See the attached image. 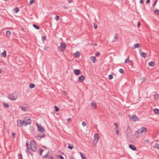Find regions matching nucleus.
Masks as SVG:
<instances>
[{
    "instance_id": "nucleus-1",
    "label": "nucleus",
    "mask_w": 159,
    "mask_h": 159,
    "mask_svg": "<svg viewBox=\"0 0 159 159\" xmlns=\"http://www.w3.org/2000/svg\"><path fill=\"white\" fill-rule=\"evenodd\" d=\"M147 130V129L144 127H141L140 128L138 129L136 131L137 134H135L136 137H139L140 134H142L143 132L145 133Z\"/></svg>"
},
{
    "instance_id": "nucleus-2",
    "label": "nucleus",
    "mask_w": 159,
    "mask_h": 159,
    "mask_svg": "<svg viewBox=\"0 0 159 159\" xmlns=\"http://www.w3.org/2000/svg\"><path fill=\"white\" fill-rule=\"evenodd\" d=\"M18 97V93L15 92L14 93L9 95L8 98L11 100H16Z\"/></svg>"
},
{
    "instance_id": "nucleus-3",
    "label": "nucleus",
    "mask_w": 159,
    "mask_h": 159,
    "mask_svg": "<svg viewBox=\"0 0 159 159\" xmlns=\"http://www.w3.org/2000/svg\"><path fill=\"white\" fill-rule=\"evenodd\" d=\"M31 120L29 116H26L24 118L23 123H24V125L27 126L28 125L31 124Z\"/></svg>"
},
{
    "instance_id": "nucleus-4",
    "label": "nucleus",
    "mask_w": 159,
    "mask_h": 159,
    "mask_svg": "<svg viewBox=\"0 0 159 159\" xmlns=\"http://www.w3.org/2000/svg\"><path fill=\"white\" fill-rule=\"evenodd\" d=\"M126 136L127 139L131 138V137L132 136L131 131L130 130V128L129 126H128L126 129Z\"/></svg>"
},
{
    "instance_id": "nucleus-5",
    "label": "nucleus",
    "mask_w": 159,
    "mask_h": 159,
    "mask_svg": "<svg viewBox=\"0 0 159 159\" xmlns=\"http://www.w3.org/2000/svg\"><path fill=\"white\" fill-rule=\"evenodd\" d=\"M30 148L33 152H35L37 150V147L36 145V143L34 141H32L30 142Z\"/></svg>"
},
{
    "instance_id": "nucleus-6",
    "label": "nucleus",
    "mask_w": 159,
    "mask_h": 159,
    "mask_svg": "<svg viewBox=\"0 0 159 159\" xmlns=\"http://www.w3.org/2000/svg\"><path fill=\"white\" fill-rule=\"evenodd\" d=\"M66 48V45L65 43L62 42L60 46L58 47V50L61 52L64 51Z\"/></svg>"
},
{
    "instance_id": "nucleus-7",
    "label": "nucleus",
    "mask_w": 159,
    "mask_h": 159,
    "mask_svg": "<svg viewBox=\"0 0 159 159\" xmlns=\"http://www.w3.org/2000/svg\"><path fill=\"white\" fill-rule=\"evenodd\" d=\"M99 139V135L98 134H95L93 143L96 144L97 143Z\"/></svg>"
},
{
    "instance_id": "nucleus-8",
    "label": "nucleus",
    "mask_w": 159,
    "mask_h": 159,
    "mask_svg": "<svg viewBox=\"0 0 159 159\" xmlns=\"http://www.w3.org/2000/svg\"><path fill=\"white\" fill-rule=\"evenodd\" d=\"M37 125L38 131L41 133L45 131L44 128L42 126H39L38 124Z\"/></svg>"
},
{
    "instance_id": "nucleus-9",
    "label": "nucleus",
    "mask_w": 159,
    "mask_h": 159,
    "mask_svg": "<svg viewBox=\"0 0 159 159\" xmlns=\"http://www.w3.org/2000/svg\"><path fill=\"white\" fill-rule=\"evenodd\" d=\"M17 125L18 126H21L22 125H24V123H23V120L22 121L21 120H17Z\"/></svg>"
},
{
    "instance_id": "nucleus-10",
    "label": "nucleus",
    "mask_w": 159,
    "mask_h": 159,
    "mask_svg": "<svg viewBox=\"0 0 159 159\" xmlns=\"http://www.w3.org/2000/svg\"><path fill=\"white\" fill-rule=\"evenodd\" d=\"M139 53L140 56L144 58H146L147 57V55L146 53L142 52L141 50L139 51Z\"/></svg>"
},
{
    "instance_id": "nucleus-11",
    "label": "nucleus",
    "mask_w": 159,
    "mask_h": 159,
    "mask_svg": "<svg viewBox=\"0 0 159 159\" xmlns=\"http://www.w3.org/2000/svg\"><path fill=\"white\" fill-rule=\"evenodd\" d=\"M138 119V117L135 115H133L132 116L130 117V120L131 121H135Z\"/></svg>"
},
{
    "instance_id": "nucleus-12",
    "label": "nucleus",
    "mask_w": 159,
    "mask_h": 159,
    "mask_svg": "<svg viewBox=\"0 0 159 159\" xmlns=\"http://www.w3.org/2000/svg\"><path fill=\"white\" fill-rule=\"evenodd\" d=\"M79 81L80 82H83L85 79V77L83 75H82L79 77Z\"/></svg>"
},
{
    "instance_id": "nucleus-13",
    "label": "nucleus",
    "mask_w": 159,
    "mask_h": 159,
    "mask_svg": "<svg viewBox=\"0 0 159 159\" xmlns=\"http://www.w3.org/2000/svg\"><path fill=\"white\" fill-rule=\"evenodd\" d=\"M129 147L133 151H135L136 150V147L133 145L130 144L129 145Z\"/></svg>"
},
{
    "instance_id": "nucleus-14",
    "label": "nucleus",
    "mask_w": 159,
    "mask_h": 159,
    "mask_svg": "<svg viewBox=\"0 0 159 159\" xmlns=\"http://www.w3.org/2000/svg\"><path fill=\"white\" fill-rule=\"evenodd\" d=\"M75 74L77 75H79L80 73V70L76 69L74 70Z\"/></svg>"
},
{
    "instance_id": "nucleus-15",
    "label": "nucleus",
    "mask_w": 159,
    "mask_h": 159,
    "mask_svg": "<svg viewBox=\"0 0 159 159\" xmlns=\"http://www.w3.org/2000/svg\"><path fill=\"white\" fill-rule=\"evenodd\" d=\"M141 46L140 44L138 43H136L134 44V46L132 47L133 49H134L136 48H140Z\"/></svg>"
},
{
    "instance_id": "nucleus-16",
    "label": "nucleus",
    "mask_w": 159,
    "mask_h": 159,
    "mask_svg": "<svg viewBox=\"0 0 159 159\" xmlns=\"http://www.w3.org/2000/svg\"><path fill=\"white\" fill-rule=\"evenodd\" d=\"M21 109L24 111H28V108L26 106H20Z\"/></svg>"
},
{
    "instance_id": "nucleus-17",
    "label": "nucleus",
    "mask_w": 159,
    "mask_h": 159,
    "mask_svg": "<svg viewBox=\"0 0 159 159\" xmlns=\"http://www.w3.org/2000/svg\"><path fill=\"white\" fill-rule=\"evenodd\" d=\"M90 59L92 61L93 63H95L96 61V58L94 57L91 56L90 58Z\"/></svg>"
},
{
    "instance_id": "nucleus-18",
    "label": "nucleus",
    "mask_w": 159,
    "mask_h": 159,
    "mask_svg": "<svg viewBox=\"0 0 159 159\" xmlns=\"http://www.w3.org/2000/svg\"><path fill=\"white\" fill-rule=\"evenodd\" d=\"M1 56L2 57H6V51H4L1 53Z\"/></svg>"
},
{
    "instance_id": "nucleus-19",
    "label": "nucleus",
    "mask_w": 159,
    "mask_h": 159,
    "mask_svg": "<svg viewBox=\"0 0 159 159\" xmlns=\"http://www.w3.org/2000/svg\"><path fill=\"white\" fill-rule=\"evenodd\" d=\"M91 104L92 105H93L94 106V107L93 108L94 109H96L97 108V105L96 104V103L94 102H92L91 103Z\"/></svg>"
},
{
    "instance_id": "nucleus-20",
    "label": "nucleus",
    "mask_w": 159,
    "mask_h": 159,
    "mask_svg": "<svg viewBox=\"0 0 159 159\" xmlns=\"http://www.w3.org/2000/svg\"><path fill=\"white\" fill-rule=\"evenodd\" d=\"M129 57H128L127 58V59H126L125 60V63H127L128 62H130L131 61L132 62V61L129 60ZM133 62H132V65H133Z\"/></svg>"
},
{
    "instance_id": "nucleus-21",
    "label": "nucleus",
    "mask_w": 159,
    "mask_h": 159,
    "mask_svg": "<svg viewBox=\"0 0 159 159\" xmlns=\"http://www.w3.org/2000/svg\"><path fill=\"white\" fill-rule=\"evenodd\" d=\"M80 53L79 52H77L74 54V56L75 57H79L80 56Z\"/></svg>"
},
{
    "instance_id": "nucleus-22",
    "label": "nucleus",
    "mask_w": 159,
    "mask_h": 159,
    "mask_svg": "<svg viewBox=\"0 0 159 159\" xmlns=\"http://www.w3.org/2000/svg\"><path fill=\"white\" fill-rule=\"evenodd\" d=\"M45 134H39L37 136L35 137L36 138L37 137H40L41 138H42L43 137H44Z\"/></svg>"
},
{
    "instance_id": "nucleus-23",
    "label": "nucleus",
    "mask_w": 159,
    "mask_h": 159,
    "mask_svg": "<svg viewBox=\"0 0 159 159\" xmlns=\"http://www.w3.org/2000/svg\"><path fill=\"white\" fill-rule=\"evenodd\" d=\"M80 155L81 156V159H87L86 157H85V156L83 155V154L81 152H80Z\"/></svg>"
},
{
    "instance_id": "nucleus-24",
    "label": "nucleus",
    "mask_w": 159,
    "mask_h": 159,
    "mask_svg": "<svg viewBox=\"0 0 159 159\" xmlns=\"http://www.w3.org/2000/svg\"><path fill=\"white\" fill-rule=\"evenodd\" d=\"M3 105L5 108H7L9 107V106L7 103L4 102L3 103Z\"/></svg>"
},
{
    "instance_id": "nucleus-25",
    "label": "nucleus",
    "mask_w": 159,
    "mask_h": 159,
    "mask_svg": "<svg viewBox=\"0 0 159 159\" xmlns=\"http://www.w3.org/2000/svg\"><path fill=\"white\" fill-rule=\"evenodd\" d=\"M33 27L37 30H39L40 29V26L38 25H37L35 24L33 25Z\"/></svg>"
},
{
    "instance_id": "nucleus-26",
    "label": "nucleus",
    "mask_w": 159,
    "mask_h": 159,
    "mask_svg": "<svg viewBox=\"0 0 159 159\" xmlns=\"http://www.w3.org/2000/svg\"><path fill=\"white\" fill-rule=\"evenodd\" d=\"M6 35L7 36H10L11 35V32L10 31L7 30L6 31Z\"/></svg>"
},
{
    "instance_id": "nucleus-27",
    "label": "nucleus",
    "mask_w": 159,
    "mask_h": 159,
    "mask_svg": "<svg viewBox=\"0 0 159 159\" xmlns=\"http://www.w3.org/2000/svg\"><path fill=\"white\" fill-rule=\"evenodd\" d=\"M35 87V85L32 83H30L29 84V87L30 88L33 89Z\"/></svg>"
},
{
    "instance_id": "nucleus-28",
    "label": "nucleus",
    "mask_w": 159,
    "mask_h": 159,
    "mask_svg": "<svg viewBox=\"0 0 159 159\" xmlns=\"http://www.w3.org/2000/svg\"><path fill=\"white\" fill-rule=\"evenodd\" d=\"M148 65L150 66H153L154 65V63L153 61H151L148 63Z\"/></svg>"
},
{
    "instance_id": "nucleus-29",
    "label": "nucleus",
    "mask_w": 159,
    "mask_h": 159,
    "mask_svg": "<svg viewBox=\"0 0 159 159\" xmlns=\"http://www.w3.org/2000/svg\"><path fill=\"white\" fill-rule=\"evenodd\" d=\"M154 111L156 114H159V109L155 108L154 110Z\"/></svg>"
},
{
    "instance_id": "nucleus-30",
    "label": "nucleus",
    "mask_w": 159,
    "mask_h": 159,
    "mask_svg": "<svg viewBox=\"0 0 159 159\" xmlns=\"http://www.w3.org/2000/svg\"><path fill=\"white\" fill-rule=\"evenodd\" d=\"M68 148L70 149V150H72L73 147V145H71L69 143H68Z\"/></svg>"
},
{
    "instance_id": "nucleus-31",
    "label": "nucleus",
    "mask_w": 159,
    "mask_h": 159,
    "mask_svg": "<svg viewBox=\"0 0 159 159\" xmlns=\"http://www.w3.org/2000/svg\"><path fill=\"white\" fill-rule=\"evenodd\" d=\"M154 98L156 100H157L158 99V95L157 94H155L154 95Z\"/></svg>"
},
{
    "instance_id": "nucleus-32",
    "label": "nucleus",
    "mask_w": 159,
    "mask_h": 159,
    "mask_svg": "<svg viewBox=\"0 0 159 159\" xmlns=\"http://www.w3.org/2000/svg\"><path fill=\"white\" fill-rule=\"evenodd\" d=\"M18 159H23L22 155L21 153H19L18 155Z\"/></svg>"
},
{
    "instance_id": "nucleus-33",
    "label": "nucleus",
    "mask_w": 159,
    "mask_h": 159,
    "mask_svg": "<svg viewBox=\"0 0 159 159\" xmlns=\"http://www.w3.org/2000/svg\"><path fill=\"white\" fill-rule=\"evenodd\" d=\"M154 147L157 149H159V144L157 143H156L154 145Z\"/></svg>"
},
{
    "instance_id": "nucleus-34",
    "label": "nucleus",
    "mask_w": 159,
    "mask_h": 159,
    "mask_svg": "<svg viewBox=\"0 0 159 159\" xmlns=\"http://www.w3.org/2000/svg\"><path fill=\"white\" fill-rule=\"evenodd\" d=\"M20 10L17 7L15 8L14 9V11L16 12V13L18 12Z\"/></svg>"
},
{
    "instance_id": "nucleus-35",
    "label": "nucleus",
    "mask_w": 159,
    "mask_h": 159,
    "mask_svg": "<svg viewBox=\"0 0 159 159\" xmlns=\"http://www.w3.org/2000/svg\"><path fill=\"white\" fill-rule=\"evenodd\" d=\"M55 19L57 21H58L60 19V17L58 16H55Z\"/></svg>"
},
{
    "instance_id": "nucleus-36",
    "label": "nucleus",
    "mask_w": 159,
    "mask_h": 159,
    "mask_svg": "<svg viewBox=\"0 0 159 159\" xmlns=\"http://www.w3.org/2000/svg\"><path fill=\"white\" fill-rule=\"evenodd\" d=\"M154 12L156 14H159V10H158L157 9H155V10L154 11Z\"/></svg>"
},
{
    "instance_id": "nucleus-37",
    "label": "nucleus",
    "mask_w": 159,
    "mask_h": 159,
    "mask_svg": "<svg viewBox=\"0 0 159 159\" xmlns=\"http://www.w3.org/2000/svg\"><path fill=\"white\" fill-rule=\"evenodd\" d=\"M54 108L56 111H58L59 110V109L58 107L57 106H54Z\"/></svg>"
},
{
    "instance_id": "nucleus-38",
    "label": "nucleus",
    "mask_w": 159,
    "mask_h": 159,
    "mask_svg": "<svg viewBox=\"0 0 159 159\" xmlns=\"http://www.w3.org/2000/svg\"><path fill=\"white\" fill-rule=\"evenodd\" d=\"M157 0H156L154 2V3L153 5V6H152V7H153V8H155V6L156 5V3H157Z\"/></svg>"
},
{
    "instance_id": "nucleus-39",
    "label": "nucleus",
    "mask_w": 159,
    "mask_h": 159,
    "mask_svg": "<svg viewBox=\"0 0 159 159\" xmlns=\"http://www.w3.org/2000/svg\"><path fill=\"white\" fill-rule=\"evenodd\" d=\"M113 76L112 75H110L108 76V79L109 80H111L113 79Z\"/></svg>"
},
{
    "instance_id": "nucleus-40",
    "label": "nucleus",
    "mask_w": 159,
    "mask_h": 159,
    "mask_svg": "<svg viewBox=\"0 0 159 159\" xmlns=\"http://www.w3.org/2000/svg\"><path fill=\"white\" fill-rule=\"evenodd\" d=\"M39 150L40 151V152H39V154L40 155H41V154L43 151V150L41 148L39 149Z\"/></svg>"
},
{
    "instance_id": "nucleus-41",
    "label": "nucleus",
    "mask_w": 159,
    "mask_h": 159,
    "mask_svg": "<svg viewBox=\"0 0 159 159\" xmlns=\"http://www.w3.org/2000/svg\"><path fill=\"white\" fill-rule=\"evenodd\" d=\"M119 72L121 73H124V70H123L122 69V68H120V69L119 70Z\"/></svg>"
},
{
    "instance_id": "nucleus-42",
    "label": "nucleus",
    "mask_w": 159,
    "mask_h": 159,
    "mask_svg": "<svg viewBox=\"0 0 159 159\" xmlns=\"http://www.w3.org/2000/svg\"><path fill=\"white\" fill-rule=\"evenodd\" d=\"M57 157L60 159H64L63 157L61 155H58Z\"/></svg>"
},
{
    "instance_id": "nucleus-43",
    "label": "nucleus",
    "mask_w": 159,
    "mask_h": 159,
    "mask_svg": "<svg viewBox=\"0 0 159 159\" xmlns=\"http://www.w3.org/2000/svg\"><path fill=\"white\" fill-rule=\"evenodd\" d=\"M49 48V47L48 46H45V47L43 48V49L45 50H47Z\"/></svg>"
},
{
    "instance_id": "nucleus-44",
    "label": "nucleus",
    "mask_w": 159,
    "mask_h": 159,
    "mask_svg": "<svg viewBox=\"0 0 159 159\" xmlns=\"http://www.w3.org/2000/svg\"><path fill=\"white\" fill-rule=\"evenodd\" d=\"M26 152L27 153H28L29 154H30V155L31 156H32H32H33V153H32L31 152H30V151H26Z\"/></svg>"
},
{
    "instance_id": "nucleus-45",
    "label": "nucleus",
    "mask_w": 159,
    "mask_h": 159,
    "mask_svg": "<svg viewBox=\"0 0 159 159\" xmlns=\"http://www.w3.org/2000/svg\"><path fill=\"white\" fill-rule=\"evenodd\" d=\"M82 125L84 127L85 126L87 125L86 123L85 122H82Z\"/></svg>"
},
{
    "instance_id": "nucleus-46",
    "label": "nucleus",
    "mask_w": 159,
    "mask_h": 159,
    "mask_svg": "<svg viewBox=\"0 0 159 159\" xmlns=\"http://www.w3.org/2000/svg\"><path fill=\"white\" fill-rule=\"evenodd\" d=\"M93 26H94L95 29H97L98 27V25H97V24L96 23H93Z\"/></svg>"
},
{
    "instance_id": "nucleus-47",
    "label": "nucleus",
    "mask_w": 159,
    "mask_h": 159,
    "mask_svg": "<svg viewBox=\"0 0 159 159\" xmlns=\"http://www.w3.org/2000/svg\"><path fill=\"white\" fill-rule=\"evenodd\" d=\"M118 38V35L117 34H116L114 36V39H117Z\"/></svg>"
},
{
    "instance_id": "nucleus-48",
    "label": "nucleus",
    "mask_w": 159,
    "mask_h": 159,
    "mask_svg": "<svg viewBox=\"0 0 159 159\" xmlns=\"http://www.w3.org/2000/svg\"><path fill=\"white\" fill-rule=\"evenodd\" d=\"M100 53L99 52H97L95 54V56L96 57H98L100 55Z\"/></svg>"
},
{
    "instance_id": "nucleus-49",
    "label": "nucleus",
    "mask_w": 159,
    "mask_h": 159,
    "mask_svg": "<svg viewBox=\"0 0 159 159\" xmlns=\"http://www.w3.org/2000/svg\"><path fill=\"white\" fill-rule=\"evenodd\" d=\"M34 2V0H31L30 2V5H32Z\"/></svg>"
},
{
    "instance_id": "nucleus-50",
    "label": "nucleus",
    "mask_w": 159,
    "mask_h": 159,
    "mask_svg": "<svg viewBox=\"0 0 159 159\" xmlns=\"http://www.w3.org/2000/svg\"><path fill=\"white\" fill-rule=\"evenodd\" d=\"M42 39L43 41H44L46 40V38L44 36H43L42 37Z\"/></svg>"
},
{
    "instance_id": "nucleus-51",
    "label": "nucleus",
    "mask_w": 159,
    "mask_h": 159,
    "mask_svg": "<svg viewBox=\"0 0 159 159\" xmlns=\"http://www.w3.org/2000/svg\"><path fill=\"white\" fill-rule=\"evenodd\" d=\"M15 135H16L15 133H13L12 134V137L13 138H15Z\"/></svg>"
},
{
    "instance_id": "nucleus-52",
    "label": "nucleus",
    "mask_w": 159,
    "mask_h": 159,
    "mask_svg": "<svg viewBox=\"0 0 159 159\" xmlns=\"http://www.w3.org/2000/svg\"><path fill=\"white\" fill-rule=\"evenodd\" d=\"M114 125H115L116 129L117 128H118V123H114Z\"/></svg>"
},
{
    "instance_id": "nucleus-53",
    "label": "nucleus",
    "mask_w": 159,
    "mask_h": 159,
    "mask_svg": "<svg viewBox=\"0 0 159 159\" xmlns=\"http://www.w3.org/2000/svg\"><path fill=\"white\" fill-rule=\"evenodd\" d=\"M116 132L117 134H119V131L117 129H116Z\"/></svg>"
},
{
    "instance_id": "nucleus-54",
    "label": "nucleus",
    "mask_w": 159,
    "mask_h": 159,
    "mask_svg": "<svg viewBox=\"0 0 159 159\" xmlns=\"http://www.w3.org/2000/svg\"><path fill=\"white\" fill-rule=\"evenodd\" d=\"M49 153V152H48V154H46L45 156H43V158H44V157H48V153Z\"/></svg>"
},
{
    "instance_id": "nucleus-55",
    "label": "nucleus",
    "mask_w": 159,
    "mask_h": 159,
    "mask_svg": "<svg viewBox=\"0 0 159 159\" xmlns=\"http://www.w3.org/2000/svg\"><path fill=\"white\" fill-rule=\"evenodd\" d=\"M47 159H53V158L52 156H50Z\"/></svg>"
},
{
    "instance_id": "nucleus-56",
    "label": "nucleus",
    "mask_w": 159,
    "mask_h": 159,
    "mask_svg": "<svg viewBox=\"0 0 159 159\" xmlns=\"http://www.w3.org/2000/svg\"><path fill=\"white\" fill-rule=\"evenodd\" d=\"M148 139H146L145 140L144 143H148Z\"/></svg>"
},
{
    "instance_id": "nucleus-57",
    "label": "nucleus",
    "mask_w": 159,
    "mask_h": 159,
    "mask_svg": "<svg viewBox=\"0 0 159 159\" xmlns=\"http://www.w3.org/2000/svg\"><path fill=\"white\" fill-rule=\"evenodd\" d=\"M141 25V23L140 22H139L138 23V24H137V25H138V27H139L140 26V25Z\"/></svg>"
},
{
    "instance_id": "nucleus-58",
    "label": "nucleus",
    "mask_w": 159,
    "mask_h": 159,
    "mask_svg": "<svg viewBox=\"0 0 159 159\" xmlns=\"http://www.w3.org/2000/svg\"><path fill=\"white\" fill-rule=\"evenodd\" d=\"M140 3L141 4H143V0H140Z\"/></svg>"
},
{
    "instance_id": "nucleus-59",
    "label": "nucleus",
    "mask_w": 159,
    "mask_h": 159,
    "mask_svg": "<svg viewBox=\"0 0 159 159\" xmlns=\"http://www.w3.org/2000/svg\"><path fill=\"white\" fill-rule=\"evenodd\" d=\"M68 2L69 3H71L73 2V1L72 0H68Z\"/></svg>"
},
{
    "instance_id": "nucleus-60",
    "label": "nucleus",
    "mask_w": 159,
    "mask_h": 159,
    "mask_svg": "<svg viewBox=\"0 0 159 159\" xmlns=\"http://www.w3.org/2000/svg\"><path fill=\"white\" fill-rule=\"evenodd\" d=\"M150 2V0H147L146 2L148 4Z\"/></svg>"
},
{
    "instance_id": "nucleus-61",
    "label": "nucleus",
    "mask_w": 159,
    "mask_h": 159,
    "mask_svg": "<svg viewBox=\"0 0 159 159\" xmlns=\"http://www.w3.org/2000/svg\"><path fill=\"white\" fill-rule=\"evenodd\" d=\"M67 120L68 121H70L71 120V119L70 118H69L68 119H67Z\"/></svg>"
},
{
    "instance_id": "nucleus-62",
    "label": "nucleus",
    "mask_w": 159,
    "mask_h": 159,
    "mask_svg": "<svg viewBox=\"0 0 159 159\" xmlns=\"http://www.w3.org/2000/svg\"><path fill=\"white\" fill-rule=\"evenodd\" d=\"M70 159H75L73 156H71L70 157Z\"/></svg>"
},
{
    "instance_id": "nucleus-63",
    "label": "nucleus",
    "mask_w": 159,
    "mask_h": 159,
    "mask_svg": "<svg viewBox=\"0 0 159 159\" xmlns=\"http://www.w3.org/2000/svg\"><path fill=\"white\" fill-rule=\"evenodd\" d=\"M26 146L27 147H28L29 146V144L28 143H26Z\"/></svg>"
},
{
    "instance_id": "nucleus-64",
    "label": "nucleus",
    "mask_w": 159,
    "mask_h": 159,
    "mask_svg": "<svg viewBox=\"0 0 159 159\" xmlns=\"http://www.w3.org/2000/svg\"><path fill=\"white\" fill-rule=\"evenodd\" d=\"M27 151H29V150H30V148L28 147H27Z\"/></svg>"
}]
</instances>
